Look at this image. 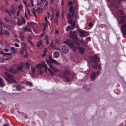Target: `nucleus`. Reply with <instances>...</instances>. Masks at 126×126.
Segmentation results:
<instances>
[{"mask_svg":"<svg viewBox=\"0 0 126 126\" xmlns=\"http://www.w3.org/2000/svg\"><path fill=\"white\" fill-rule=\"evenodd\" d=\"M68 11L69 12L68 13L67 16L68 23L72 26L75 27L76 26V23L77 22V21L75 19H73L72 18L74 17L76 19L79 18V17L78 16L79 11H75L73 6H71L69 7Z\"/></svg>","mask_w":126,"mask_h":126,"instance_id":"obj_1","label":"nucleus"},{"mask_svg":"<svg viewBox=\"0 0 126 126\" xmlns=\"http://www.w3.org/2000/svg\"><path fill=\"white\" fill-rule=\"evenodd\" d=\"M117 13L118 16L117 20L118 23L121 24L124 23L121 29L123 35H126V19L125 16L122 15L124 14V11L122 10H118L117 11Z\"/></svg>","mask_w":126,"mask_h":126,"instance_id":"obj_2","label":"nucleus"},{"mask_svg":"<svg viewBox=\"0 0 126 126\" xmlns=\"http://www.w3.org/2000/svg\"><path fill=\"white\" fill-rule=\"evenodd\" d=\"M84 57L87 62L92 63V67L93 69H95L97 68L98 63L100 60L98 56H84Z\"/></svg>","mask_w":126,"mask_h":126,"instance_id":"obj_3","label":"nucleus"},{"mask_svg":"<svg viewBox=\"0 0 126 126\" xmlns=\"http://www.w3.org/2000/svg\"><path fill=\"white\" fill-rule=\"evenodd\" d=\"M36 67L40 70L42 69V67L44 68L45 69L44 71L46 72H47V71L48 69L51 75L55 74L54 72L52 71L50 68H48L47 65L44 63L38 64L36 66Z\"/></svg>","mask_w":126,"mask_h":126,"instance_id":"obj_4","label":"nucleus"},{"mask_svg":"<svg viewBox=\"0 0 126 126\" xmlns=\"http://www.w3.org/2000/svg\"><path fill=\"white\" fill-rule=\"evenodd\" d=\"M23 64L22 63H21L19 66H17L16 68H10L9 71L13 74H15L19 72V71H21L23 70Z\"/></svg>","mask_w":126,"mask_h":126,"instance_id":"obj_5","label":"nucleus"},{"mask_svg":"<svg viewBox=\"0 0 126 126\" xmlns=\"http://www.w3.org/2000/svg\"><path fill=\"white\" fill-rule=\"evenodd\" d=\"M63 74V80L66 82H69L70 81V79L67 76L70 73L69 70H66L62 72Z\"/></svg>","mask_w":126,"mask_h":126,"instance_id":"obj_6","label":"nucleus"},{"mask_svg":"<svg viewBox=\"0 0 126 126\" xmlns=\"http://www.w3.org/2000/svg\"><path fill=\"white\" fill-rule=\"evenodd\" d=\"M110 1L113 4V7L114 8H117L119 6L121 0H110Z\"/></svg>","mask_w":126,"mask_h":126,"instance_id":"obj_7","label":"nucleus"},{"mask_svg":"<svg viewBox=\"0 0 126 126\" xmlns=\"http://www.w3.org/2000/svg\"><path fill=\"white\" fill-rule=\"evenodd\" d=\"M70 39L74 42L77 46H80L79 44L77 42L78 39L76 35L75 34H72L70 35Z\"/></svg>","mask_w":126,"mask_h":126,"instance_id":"obj_8","label":"nucleus"},{"mask_svg":"<svg viewBox=\"0 0 126 126\" xmlns=\"http://www.w3.org/2000/svg\"><path fill=\"white\" fill-rule=\"evenodd\" d=\"M79 36L80 37H83L87 36L88 33L86 31L79 30Z\"/></svg>","mask_w":126,"mask_h":126,"instance_id":"obj_9","label":"nucleus"},{"mask_svg":"<svg viewBox=\"0 0 126 126\" xmlns=\"http://www.w3.org/2000/svg\"><path fill=\"white\" fill-rule=\"evenodd\" d=\"M15 11L16 10L14 8H13V9L12 10H8V9H6L5 10V12L8 13L10 16L14 14L15 13Z\"/></svg>","mask_w":126,"mask_h":126,"instance_id":"obj_10","label":"nucleus"},{"mask_svg":"<svg viewBox=\"0 0 126 126\" xmlns=\"http://www.w3.org/2000/svg\"><path fill=\"white\" fill-rule=\"evenodd\" d=\"M5 21L7 23H10L11 24L13 25L15 24V20L10 18L8 17H6L4 18Z\"/></svg>","mask_w":126,"mask_h":126,"instance_id":"obj_11","label":"nucleus"},{"mask_svg":"<svg viewBox=\"0 0 126 126\" xmlns=\"http://www.w3.org/2000/svg\"><path fill=\"white\" fill-rule=\"evenodd\" d=\"M62 52L65 54H67L69 51V49L66 45H63L62 47Z\"/></svg>","mask_w":126,"mask_h":126,"instance_id":"obj_12","label":"nucleus"},{"mask_svg":"<svg viewBox=\"0 0 126 126\" xmlns=\"http://www.w3.org/2000/svg\"><path fill=\"white\" fill-rule=\"evenodd\" d=\"M26 20L24 19H22L20 20L19 18H18V20L17 22V24L18 26H21V25H24L25 24Z\"/></svg>","mask_w":126,"mask_h":126,"instance_id":"obj_13","label":"nucleus"},{"mask_svg":"<svg viewBox=\"0 0 126 126\" xmlns=\"http://www.w3.org/2000/svg\"><path fill=\"white\" fill-rule=\"evenodd\" d=\"M66 44L70 48L73 49L74 51H75L76 50L77 47L74 46L73 44L72 43L67 42Z\"/></svg>","mask_w":126,"mask_h":126,"instance_id":"obj_14","label":"nucleus"},{"mask_svg":"<svg viewBox=\"0 0 126 126\" xmlns=\"http://www.w3.org/2000/svg\"><path fill=\"white\" fill-rule=\"evenodd\" d=\"M9 32L7 31H5L3 32L0 30V35H3L5 37H8L9 35Z\"/></svg>","mask_w":126,"mask_h":126,"instance_id":"obj_15","label":"nucleus"},{"mask_svg":"<svg viewBox=\"0 0 126 126\" xmlns=\"http://www.w3.org/2000/svg\"><path fill=\"white\" fill-rule=\"evenodd\" d=\"M37 47L39 49L42 48L43 47L44 45L42 43V41L41 40L38 42L37 44Z\"/></svg>","mask_w":126,"mask_h":126,"instance_id":"obj_16","label":"nucleus"},{"mask_svg":"<svg viewBox=\"0 0 126 126\" xmlns=\"http://www.w3.org/2000/svg\"><path fill=\"white\" fill-rule=\"evenodd\" d=\"M22 29L24 31L32 32V31L31 30L30 27L27 25H26L25 27H23L22 28Z\"/></svg>","mask_w":126,"mask_h":126,"instance_id":"obj_17","label":"nucleus"},{"mask_svg":"<svg viewBox=\"0 0 126 126\" xmlns=\"http://www.w3.org/2000/svg\"><path fill=\"white\" fill-rule=\"evenodd\" d=\"M48 64L50 68L53 70L55 72H57L59 70L56 67L53 66L52 65L50 64Z\"/></svg>","mask_w":126,"mask_h":126,"instance_id":"obj_18","label":"nucleus"},{"mask_svg":"<svg viewBox=\"0 0 126 126\" xmlns=\"http://www.w3.org/2000/svg\"><path fill=\"white\" fill-rule=\"evenodd\" d=\"M49 60H47V62L48 64H50L51 62H56V61L52 58V56H49Z\"/></svg>","mask_w":126,"mask_h":126,"instance_id":"obj_19","label":"nucleus"},{"mask_svg":"<svg viewBox=\"0 0 126 126\" xmlns=\"http://www.w3.org/2000/svg\"><path fill=\"white\" fill-rule=\"evenodd\" d=\"M95 72H93L90 76V77L92 81H94L95 79Z\"/></svg>","mask_w":126,"mask_h":126,"instance_id":"obj_20","label":"nucleus"},{"mask_svg":"<svg viewBox=\"0 0 126 126\" xmlns=\"http://www.w3.org/2000/svg\"><path fill=\"white\" fill-rule=\"evenodd\" d=\"M10 50L11 52L13 53H16L17 51V49L13 47H11Z\"/></svg>","mask_w":126,"mask_h":126,"instance_id":"obj_21","label":"nucleus"},{"mask_svg":"<svg viewBox=\"0 0 126 126\" xmlns=\"http://www.w3.org/2000/svg\"><path fill=\"white\" fill-rule=\"evenodd\" d=\"M79 52L81 54H83L85 52V49L82 47H79Z\"/></svg>","mask_w":126,"mask_h":126,"instance_id":"obj_22","label":"nucleus"},{"mask_svg":"<svg viewBox=\"0 0 126 126\" xmlns=\"http://www.w3.org/2000/svg\"><path fill=\"white\" fill-rule=\"evenodd\" d=\"M3 59L4 60H7L11 58V56H3Z\"/></svg>","mask_w":126,"mask_h":126,"instance_id":"obj_23","label":"nucleus"},{"mask_svg":"<svg viewBox=\"0 0 126 126\" xmlns=\"http://www.w3.org/2000/svg\"><path fill=\"white\" fill-rule=\"evenodd\" d=\"M75 27H74L72 26L71 25V26H68L67 27V28L66 29V31L68 32L69 31L70 29L72 30L74 29L75 27Z\"/></svg>","mask_w":126,"mask_h":126,"instance_id":"obj_24","label":"nucleus"},{"mask_svg":"<svg viewBox=\"0 0 126 126\" xmlns=\"http://www.w3.org/2000/svg\"><path fill=\"white\" fill-rule=\"evenodd\" d=\"M3 81L2 79L0 77V86L2 87H4L5 86L3 82Z\"/></svg>","mask_w":126,"mask_h":126,"instance_id":"obj_25","label":"nucleus"},{"mask_svg":"<svg viewBox=\"0 0 126 126\" xmlns=\"http://www.w3.org/2000/svg\"><path fill=\"white\" fill-rule=\"evenodd\" d=\"M5 74L7 75V77L9 79H12L13 77V76L10 75L7 72H5Z\"/></svg>","mask_w":126,"mask_h":126,"instance_id":"obj_26","label":"nucleus"},{"mask_svg":"<svg viewBox=\"0 0 126 126\" xmlns=\"http://www.w3.org/2000/svg\"><path fill=\"white\" fill-rule=\"evenodd\" d=\"M43 8L41 7L38 8L36 10L37 12L38 13H42L43 12Z\"/></svg>","mask_w":126,"mask_h":126,"instance_id":"obj_27","label":"nucleus"},{"mask_svg":"<svg viewBox=\"0 0 126 126\" xmlns=\"http://www.w3.org/2000/svg\"><path fill=\"white\" fill-rule=\"evenodd\" d=\"M20 53L22 55H27V52L26 51H23V50L20 51Z\"/></svg>","mask_w":126,"mask_h":126,"instance_id":"obj_28","label":"nucleus"},{"mask_svg":"<svg viewBox=\"0 0 126 126\" xmlns=\"http://www.w3.org/2000/svg\"><path fill=\"white\" fill-rule=\"evenodd\" d=\"M25 33L23 32H21L20 34V38L21 39H23L24 38V35Z\"/></svg>","mask_w":126,"mask_h":126,"instance_id":"obj_29","label":"nucleus"},{"mask_svg":"<svg viewBox=\"0 0 126 126\" xmlns=\"http://www.w3.org/2000/svg\"><path fill=\"white\" fill-rule=\"evenodd\" d=\"M30 66V64L28 63L27 62L26 63L25 69H29Z\"/></svg>","mask_w":126,"mask_h":126,"instance_id":"obj_30","label":"nucleus"},{"mask_svg":"<svg viewBox=\"0 0 126 126\" xmlns=\"http://www.w3.org/2000/svg\"><path fill=\"white\" fill-rule=\"evenodd\" d=\"M42 25L44 26V29L43 31H44L46 29L47 27L48 26L47 24H46L43 23Z\"/></svg>","mask_w":126,"mask_h":126,"instance_id":"obj_31","label":"nucleus"},{"mask_svg":"<svg viewBox=\"0 0 126 126\" xmlns=\"http://www.w3.org/2000/svg\"><path fill=\"white\" fill-rule=\"evenodd\" d=\"M32 13L33 14L34 16L36 18L37 17V16L36 15V12L35 10L34 9H33L32 11Z\"/></svg>","mask_w":126,"mask_h":126,"instance_id":"obj_32","label":"nucleus"},{"mask_svg":"<svg viewBox=\"0 0 126 126\" xmlns=\"http://www.w3.org/2000/svg\"><path fill=\"white\" fill-rule=\"evenodd\" d=\"M54 22L56 25H57L58 24V19L57 18H55L54 20Z\"/></svg>","mask_w":126,"mask_h":126,"instance_id":"obj_33","label":"nucleus"},{"mask_svg":"<svg viewBox=\"0 0 126 126\" xmlns=\"http://www.w3.org/2000/svg\"><path fill=\"white\" fill-rule=\"evenodd\" d=\"M92 12L94 13L97 14L98 13V10L97 9L95 8L92 10Z\"/></svg>","mask_w":126,"mask_h":126,"instance_id":"obj_34","label":"nucleus"},{"mask_svg":"<svg viewBox=\"0 0 126 126\" xmlns=\"http://www.w3.org/2000/svg\"><path fill=\"white\" fill-rule=\"evenodd\" d=\"M39 0L41 1L40 3V6L42 7L43 6V4L44 3V0Z\"/></svg>","mask_w":126,"mask_h":126,"instance_id":"obj_35","label":"nucleus"},{"mask_svg":"<svg viewBox=\"0 0 126 126\" xmlns=\"http://www.w3.org/2000/svg\"><path fill=\"white\" fill-rule=\"evenodd\" d=\"M0 54H2V55L7 54V55H11L10 54V53H5L2 51H1L0 52Z\"/></svg>","mask_w":126,"mask_h":126,"instance_id":"obj_36","label":"nucleus"},{"mask_svg":"<svg viewBox=\"0 0 126 126\" xmlns=\"http://www.w3.org/2000/svg\"><path fill=\"white\" fill-rule=\"evenodd\" d=\"M47 48H44L43 51V55H45L46 54V53L47 52Z\"/></svg>","mask_w":126,"mask_h":126,"instance_id":"obj_37","label":"nucleus"},{"mask_svg":"<svg viewBox=\"0 0 126 126\" xmlns=\"http://www.w3.org/2000/svg\"><path fill=\"white\" fill-rule=\"evenodd\" d=\"M23 7L21 5H19L18 7V9L19 10L21 11L22 10Z\"/></svg>","mask_w":126,"mask_h":126,"instance_id":"obj_38","label":"nucleus"},{"mask_svg":"<svg viewBox=\"0 0 126 126\" xmlns=\"http://www.w3.org/2000/svg\"><path fill=\"white\" fill-rule=\"evenodd\" d=\"M26 45L25 44L22 47V50L24 51H26Z\"/></svg>","mask_w":126,"mask_h":126,"instance_id":"obj_39","label":"nucleus"},{"mask_svg":"<svg viewBox=\"0 0 126 126\" xmlns=\"http://www.w3.org/2000/svg\"><path fill=\"white\" fill-rule=\"evenodd\" d=\"M6 28L8 30H10L11 29V26L7 25L6 26Z\"/></svg>","mask_w":126,"mask_h":126,"instance_id":"obj_40","label":"nucleus"},{"mask_svg":"<svg viewBox=\"0 0 126 126\" xmlns=\"http://www.w3.org/2000/svg\"><path fill=\"white\" fill-rule=\"evenodd\" d=\"M53 41L51 40V45L50 46L51 47H55L54 45L53 44Z\"/></svg>","mask_w":126,"mask_h":126,"instance_id":"obj_41","label":"nucleus"},{"mask_svg":"<svg viewBox=\"0 0 126 126\" xmlns=\"http://www.w3.org/2000/svg\"><path fill=\"white\" fill-rule=\"evenodd\" d=\"M20 11H19V10L17 11V16H19L20 14Z\"/></svg>","mask_w":126,"mask_h":126,"instance_id":"obj_42","label":"nucleus"},{"mask_svg":"<svg viewBox=\"0 0 126 126\" xmlns=\"http://www.w3.org/2000/svg\"><path fill=\"white\" fill-rule=\"evenodd\" d=\"M78 5L77 4H76V6H75V8L74 9V10H75V11H78Z\"/></svg>","mask_w":126,"mask_h":126,"instance_id":"obj_43","label":"nucleus"},{"mask_svg":"<svg viewBox=\"0 0 126 126\" xmlns=\"http://www.w3.org/2000/svg\"><path fill=\"white\" fill-rule=\"evenodd\" d=\"M59 16V13L58 12H57L56 13V17L55 18H58Z\"/></svg>","mask_w":126,"mask_h":126,"instance_id":"obj_44","label":"nucleus"},{"mask_svg":"<svg viewBox=\"0 0 126 126\" xmlns=\"http://www.w3.org/2000/svg\"><path fill=\"white\" fill-rule=\"evenodd\" d=\"M73 4V2L71 1H69L68 3V5L71 6H72V5Z\"/></svg>","mask_w":126,"mask_h":126,"instance_id":"obj_45","label":"nucleus"},{"mask_svg":"<svg viewBox=\"0 0 126 126\" xmlns=\"http://www.w3.org/2000/svg\"><path fill=\"white\" fill-rule=\"evenodd\" d=\"M45 34L44 33H42L39 35V37L40 38H42L44 36Z\"/></svg>","mask_w":126,"mask_h":126,"instance_id":"obj_46","label":"nucleus"},{"mask_svg":"<svg viewBox=\"0 0 126 126\" xmlns=\"http://www.w3.org/2000/svg\"><path fill=\"white\" fill-rule=\"evenodd\" d=\"M23 3L27 7H28V5L27 4L25 1H23Z\"/></svg>","mask_w":126,"mask_h":126,"instance_id":"obj_47","label":"nucleus"},{"mask_svg":"<svg viewBox=\"0 0 126 126\" xmlns=\"http://www.w3.org/2000/svg\"><path fill=\"white\" fill-rule=\"evenodd\" d=\"M53 55H59V54L58 52H55L54 53Z\"/></svg>","mask_w":126,"mask_h":126,"instance_id":"obj_48","label":"nucleus"},{"mask_svg":"<svg viewBox=\"0 0 126 126\" xmlns=\"http://www.w3.org/2000/svg\"><path fill=\"white\" fill-rule=\"evenodd\" d=\"M27 84L28 85L30 86H31L32 85V83L29 82H28L27 83Z\"/></svg>","mask_w":126,"mask_h":126,"instance_id":"obj_49","label":"nucleus"},{"mask_svg":"<svg viewBox=\"0 0 126 126\" xmlns=\"http://www.w3.org/2000/svg\"><path fill=\"white\" fill-rule=\"evenodd\" d=\"M14 45L17 47H19V44H18L16 43L14 44Z\"/></svg>","mask_w":126,"mask_h":126,"instance_id":"obj_50","label":"nucleus"},{"mask_svg":"<svg viewBox=\"0 0 126 126\" xmlns=\"http://www.w3.org/2000/svg\"><path fill=\"white\" fill-rule=\"evenodd\" d=\"M101 64H99L98 65V68L99 70H100L102 68V67L101 66Z\"/></svg>","mask_w":126,"mask_h":126,"instance_id":"obj_51","label":"nucleus"},{"mask_svg":"<svg viewBox=\"0 0 126 126\" xmlns=\"http://www.w3.org/2000/svg\"><path fill=\"white\" fill-rule=\"evenodd\" d=\"M88 26L89 27H92L93 26V24L91 22H90L89 23Z\"/></svg>","mask_w":126,"mask_h":126,"instance_id":"obj_52","label":"nucleus"},{"mask_svg":"<svg viewBox=\"0 0 126 126\" xmlns=\"http://www.w3.org/2000/svg\"><path fill=\"white\" fill-rule=\"evenodd\" d=\"M3 50L5 52H8L9 51V49H4Z\"/></svg>","mask_w":126,"mask_h":126,"instance_id":"obj_53","label":"nucleus"},{"mask_svg":"<svg viewBox=\"0 0 126 126\" xmlns=\"http://www.w3.org/2000/svg\"><path fill=\"white\" fill-rule=\"evenodd\" d=\"M87 41H91V38L90 37H89L87 38Z\"/></svg>","mask_w":126,"mask_h":126,"instance_id":"obj_54","label":"nucleus"},{"mask_svg":"<svg viewBox=\"0 0 126 126\" xmlns=\"http://www.w3.org/2000/svg\"><path fill=\"white\" fill-rule=\"evenodd\" d=\"M30 2L32 4V6H33V2L32 0H30Z\"/></svg>","mask_w":126,"mask_h":126,"instance_id":"obj_55","label":"nucleus"},{"mask_svg":"<svg viewBox=\"0 0 126 126\" xmlns=\"http://www.w3.org/2000/svg\"><path fill=\"white\" fill-rule=\"evenodd\" d=\"M62 17L63 19H64V16L63 15V12H62Z\"/></svg>","mask_w":126,"mask_h":126,"instance_id":"obj_56","label":"nucleus"},{"mask_svg":"<svg viewBox=\"0 0 126 126\" xmlns=\"http://www.w3.org/2000/svg\"><path fill=\"white\" fill-rule=\"evenodd\" d=\"M64 2H63V0H62L61 1V4L63 6V5H64Z\"/></svg>","mask_w":126,"mask_h":126,"instance_id":"obj_57","label":"nucleus"},{"mask_svg":"<svg viewBox=\"0 0 126 126\" xmlns=\"http://www.w3.org/2000/svg\"><path fill=\"white\" fill-rule=\"evenodd\" d=\"M16 88L17 89L18 91L20 90V88L19 86H17L16 87Z\"/></svg>","mask_w":126,"mask_h":126,"instance_id":"obj_58","label":"nucleus"},{"mask_svg":"<svg viewBox=\"0 0 126 126\" xmlns=\"http://www.w3.org/2000/svg\"><path fill=\"white\" fill-rule=\"evenodd\" d=\"M45 19L47 23L48 22V21L47 20V18L46 16L45 17Z\"/></svg>","mask_w":126,"mask_h":126,"instance_id":"obj_59","label":"nucleus"},{"mask_svg":"<svg viewBox=\"0 0 126 126\" xmlns=\"http://www.w3.org/2000/svg\"><path fill=\"white\" fill-rule=\"evenodd\" d=\"M59 33V32L58 30H56L55 31V34H58V33Z\"/></svg>","mask_w":126,"mask_h":126,"instance_id":"obj_60","label":"nucleus"},{"mask_svg":"<svg viewBox=\"0 0 126 126\" xmlns=\"http://www.w3.org/2000/svg\"><path fill=\"white\" fill-rule=\"evenodd\" d=\"M48 2L47 1H46L44 6H47L48 4Z\"/></svg>","mask_w":126,"mask_h":126,"instance_id":"obj_61","label":"nucleus"},{"mask_svg":"<svg viewBox=\"0 0 126 126\" xmlns=\"http://www.w3.org/2000/svg\"><path fill=\"white\" fill-rule=\"evenodd\" d=\"M32 70L33 71V72H34V71H35V68L34 67H32Z\"/></svg>","mask_w":126,"mask_h":126,"instance_id":"obj_62","label":"nucleus"},{"mask_svg":"<svg viewBox=\"0 0 126 126\" xmlns=\"http://www.w3.org/2000/svg\"><path fill=\"white\" fill-rule=\"evenodd\" d=\"M54 0H51V1L50 2V3L52 4H53V1Z\"/></svg>","mask_w":126,"mask_h":126,"instance_id":"obj_63","label":"nucleus"},{"mask_svg":"<svg viewBox=\"0 0 126 126\" xmlns=\"http://www.w3.org/2000/svg\"><path fill=\"white\" fill-rule=\"evenodd\" d=\"M100 72L99 71H97V75H99L100 74Z\"/></svg>","mask_w":126,"mask_h":126,"instance_id":"obj_64","label":"nucleus"}]
</instances>
